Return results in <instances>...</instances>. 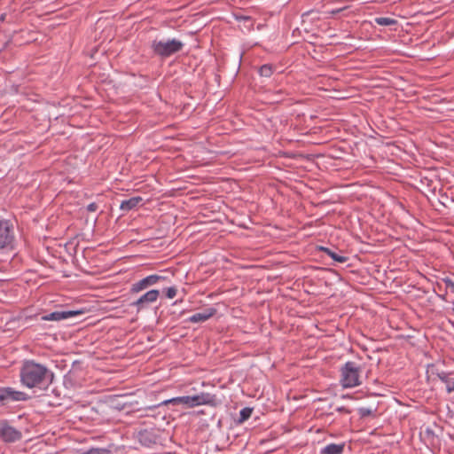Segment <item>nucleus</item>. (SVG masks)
<instances>
[{"label": "nucleus", "mask_w": 454, "mask_h": 454, "mask_svg": "<svg viewBox=\"0 0 454 454\" xmlns=\"http://www.w3.org/2000/svg\"><path fill=\"white\" fill-rule=\"evenodd\" d=\"M20 376L22 385L28 388H45L53 379V373L45 365L33 360L24 362Z\"/></svg>", "instance_id": "f257e3e1"}, {"label": "nucleus", "mask_w": 454, "mask_h": 454, "mask_svg": "<svg viewBox=\"0 0 454 454\" xmlns=\"http://www.w3.org/2000/svg\"><path fill=\"white\" fill-rule=\"evenodd\" d=\"M184 44L182 41L172 38V39H154L151 43V50L154 56L159 57L161 59H168L172 55L181 51Z\"/></svg>", "instance_id": "f03ea898"}, {"label": "nucleus", "mask_w": 454, "mask_h": 454, "mask_svg": "<svg viewBox=\"0 0 454 454\" xmlns=\"http://www.w3.org/2000/svg\"><path fill=\"white\" fill-rule=\"evenodd\" d=\"M340 383L343 388H351L362 384L361 366L354 361L346 362L340 369Z\"/></svg>", "instance_id": "7ed1b4c3"}, {"label": "nucleus", "mask_w": 454, "mask_h": 454, "mask_svg": "<svg viewBox=\"0 0 454 454\" xmlns=\"http://www.w3.org/2000/svg\"><path fill=\"white\" fill-rule=\"evenodd\" d=\"M215 401V396L208 394V393H201L200 395H185V396H178V397H175V398H171V399H168V400H166V401H163L161 403H160L159 405H157L156 407H159L160 405H163V404H168V403H173V404H184V405H186L187 407H195V406H198V405H202V404H210V403H213ZM155 406H153L154 408ZM153 407H149L148 410H152Z\"/></svg>", "instance_id": "20e7f679"}, {"label": "nucleus", "mask_w": 454, "mask_h": 454, "mask_svg": "<svg viewBox=\"0 0 454 454\" xmlns=\"http://www.w3.org/2000/svg\"><path fill=\"white\" fill-rule=\"evenodd\" d=\"M30 396L25 392L19 391L11 387H0V407L10 403L27 401Z\"/></svg>", "instance_id": "39448f33"}, {"label": "nucleus", "mask_w": 454, "mask_h": 454, "mask_svg": "<svg viewBox=\"0 0 454 454\" xmlns=\"http://www.w3.org/2000/svg\"><path fill=\"white\" fill-rule=\"evenodd\" d=\"M166 278L160 275L153 274L149 275L135 283H133L130 286L129 293L138 294L154 285H156L160 280H164Z\"/></svg>", "instance_id": "423d86ee"}, {"label": "nucleus", "mask_w": 454, "mask_h": 454, "mask_svg": "<svg viewBox=\"0 0 454 454\" xmlns=\"http://www.w3.org/2000/svg\"><path fill=\"white\" fill-rule=\"evenodd\" d=\"M14 231L8 221H0V250L12 247Z\"/></svg>", "instance_id": "0eeeda50"}, {"label": "nucleus", "mask_w": 454, "mask_h": 454, "mask_svg": "<svg viewBox=\"0 0 454 454\" xmlns=\"http://www.w3.org/2000/svg\"><path fill=\"white\" fill-rule=\"evenodd\" d=\"M160 296V291L152 289L141 295L137 301L130 303V306L136 308L137 311L143 310L153 302H155Z\"/></svg>", "instance_id": "6e6552de"}, {"label": "nucleus", "mask_w": 454, "mask_h": 454, "mask_svg": "<svg viewBox=\"0 0 454 454\" xmlns=\"http://www.w3.org/2000/svg\"><path fill=\"white\" fill-rule=\"evenodd\" d=\"M22 437L20 431L10 426L7 420L0 421V438L5 442H14Z\"/></svg>", "instance_id": "1a4fd4ad"}, {"label": "nucleus", "mask_w": 454, "mask_h": 454, "mask_svg": "<svg viewBox=\"0 0 454 454\" xmlns=\"http://www.w3.org/2000/svg\"><path fill=\"white\" fill-rule=\"evenodd\" d=\"M137 441L143 446H145L148 448H151L153 445L157 444L160 440L158 431L153 428L140 430L137 433Z\"/></svg>", "instance_id": "9d476101"}, {"label": "nucleus", "mask_w": 454, "mask_h": 454, "mask_svg": "<svg viewBox=\"0 0 454 454\" xmlns=\"http://www.w3.org/2000/svg\"><path fill=\"white\" fill-rule=\"evenodd\" d=\"M82 314H83L82 310H58L42 316L41 319L43 321H61Z\"/></svg>", "instance_id": "9b49d317"}, {"label": "nucleus", "mask_w": 454, "mask_h": 454, "mask_svg": "<svg viewBox=\"0 0 454 454\" xmlns=\"http://www.w3.org/2000/svg\"><path fill=\"white\" fill-rule=\"evenodd\" d=\"M319 250L327 254L335 262L345 263L348 261V257L344 255L341 251H338L336 248L320 247Z\"/></svg>", "instance_id": "f8f14e48"}, {"label": "nucleus", "mask_w": 454, "mask_h": 454, "mask_svg": "<svg viewBox=\"0 0 454 454\" xmlns=\"http://www.w3.org/2000/svg\"><path fill=\"white\" fill-rule=\"evenodd\" d=\"M216 313V309L215 308H207L203 311L194 313L192 315L188 321L191 323H201L205 322L210 317H212Z\"/></svg>", "instance_id": "ddd939ff"}, {"label": "nucleus", "mask_w": 454, "mask_h": 454, "mask_svg": "<svg viewBox=\"0 0 454 454\" xmlns=\"http://www.w3.org/2000/svg\"><path fill=\"white\" fill-rule=\"evenodd\" d=\"M142 200L143 199L139 196L122 200L120 205V209L126 212L130 211L136 208Z\"/></svg>", "instance_id": "4468645a"}, {"label": "nucleus", "mask_w": 454, "mask_h": 454, "mask_svg": "<svg viewBox=\"0 0 454 454\" xmlns=\"http://www.w3.org/2000/svg\"><path fill=\"white\" fill-rule=\"evenodd\" d=\"M344 443H330L320 450V454H341L344 451Z\"/></svg>", "instance_id": "2eb2a0df"}, {"label": "nucleus", "mask_w": 454, "mask_h": 454, "mask_svg": "<svg viewBox=\"0 0 454 454\" xmlns=\"http://www.w3.org/2000/svg\"><path fill=\"white\" fill-rule=\"evenodd\" d=\"M276 67L271 64H264L262 67H260L258 73L262 77H270L275 71Z\"/></svg>", "instance_id": "dca6fc26"}, {"label": "nucleus", "mask_w": 454, "mask_h": 454, "mask_svg": "<svg viewBox=\"0 0 454 454\" xmlns=\"http://www.w3.org/2000/svg\"><path fill=\"white\" fill-rule=\"evenodd\" d=\"M450 372H447L444 371L436 372V376L438 377V379L446 385L447 392H448V388L451 387V384L453 382V380L450 379Z\"/></svg>", "instance_id": "f3484780"}, {"label": "nucleus", "mask_w": 454, "mask_h": 454, "mask_svg": "<svg viewBox=\"0 0 454 454\" xmlns=\"http://www.w3.org/2000/svg\"><path fill=\"white\" fill-rule=\"evenodd\" d=\"M374 22L382 27H388L397 24V20L388 17H376Z\"/></svg>", "instance_id": "a211bd4d"}, {"label": "nucleus", "mask_w": 454, "mask_h": 454, "mask_svg": "<svg viewBox=\"0 0 454 454\" xmlns=\"http://www.w3.org/2000/svg\"><path fill=\"white\" fill-rule=\"evenodd\" d=\"M253 412V409L249 407H245L239 411V417L238 419V423L241 424L247 420Z\"/></svg>", "instance_id": "6ab92c4d"}, {"label": "nucleus", "mask_w": 454, "mask_h": 454, "mask_svg": "<svg viewBox=\"0 0 454 454\" xmlns=\"http://www.w3.org/2000/svg\"><path fill=\"white\" fill-rule=\"evenodd\" d=\"M177 294V289L175 286H170L165 289V294L168 299H173Z\"/></svg>", "instance_id": "aec40b11"}, {"label": "nucleus", "mask_w": 454, "mask_h": 454, "mask_svg": "<svg viewBox=\"0 0 454 454\" xmlns=\"http://www.w3.org/2000/svg\"><path fill=\"white\" fill-rule=\"evenodd\" d=\"M372 413V411L369 408L361 407L358 409V414L361 418H365L370 416Z\"/></svg>", "instance_id": "412c9836"}, {"label": "nucleus", "mask_w": 454, "mask_h": 454, "mask_svg": "<svg viewBox=\"0 0 454 454\" xmlns=\"http://www.w3.org/2000/svg\"><path fill=\"white\" fill-rule=\"evenodd\" d=\"M442 280L445 284L446 287L450 288L451 290V292L454 293V280H452L451 278H450L448 277L443 278Z\"/></svg>", "instance_id": "4be33fe9"}, {"label": "nucleus", "mask_w": 454, "mask_h": 454, "mask_svg": "<svg viewBox=\"0 0 454 454\" xmlns=\"http://www.w3.org/2000/svg\"><path fill=\"white\" fill-rule=\"evenodd\" d=\"M98 206L96 202L90 203L86 207L88 212H95L98 210Z\"/></svg>", "instance_id": "5701e85b"}, {"label": "nucleus", "mask_w": 454, "mask_h": 454, "mask_svg": "<svg viewBox=\"0 0 454 454\" xmlns=\"http://www.w3.org/2000/svg\"><path fill=\"white\" fill-rule=\"evenodd\" d=\"M425 434L428 437V438H431L432 440L434 439V431L429 428V427H427L426 430H425Z\"/></svg>", "instance_id": "b1692460"}, {"label": "nucleus", "mask_w": 454, "mask_h": 454, "mask_svg": "<svg viewBox=\"0 0 454 454\" xmlns=\"http://www.w3.org/2000/svg\"><path fill=\"white\" fill-rule=\"evenodd\" d=\"M336 411H337L338 412H345V413H348V414H349V413L351 412V411H350V410H348V408H346V407H344V406L338 407V408L336 409Z\"/></svg>", "instance_id": "393cba45"}, {"label": "nucleus", "mask_w": 454, "mask_h": 454, "mask_svg": "<svg viewBox=\"0 0 454 454\" xmlns=\"http://www.w3.org/2000/svg\"><path fill=\"white\" fill-rule=\"evenodd\" d=\"M236 18H237V20H250V18H249V17H247V16H237Z\"/></svg>", "instance_id": "a878e982"}, {"label": "nucleus", "mask_w": 454, "mask_h": 454, "mask_svg": "<svg viewBox=\"0 0 454 454\" xmlns=\"http://www.w3.org/2000/svg\"><path fill=\"white\" fill-rule=\"evenodd\" d=\"M342 10H343L342 8L335 9V10L331 11L330 13L334 15V14L340 12Z\"/></svg>", "instance_id": "bb28decb"}, {"label": "nucleus", "mask_w": 454, "mask_h": 454, "mask_svg": "<svg viewBox=\"0 0 454 454\" xmlns=\"http://www.w3.org/2000/svg\"><path fill=\"white\" fill-rule=\"evenodd\" d=\"M451 392H454V380H453V382L451 384V387H449L448 388V393H451Z\"/></svg>", "instance_id": "cd10ccee"}, {"label": "nucleus", "mask_w": 454, "mask_h": 454, "mask_svg": "<svg viewBox=\"0 0 454 454\" xmlns=\"http://www.w3.org/2000/svg\"><path fill=\"white\" fill-rule=\"evenodd\" d=\"M7 43H4L1 47H0V53L6 48L7 46Z\"/></svg>", "instance_id": "c85d7f7f"}, {"label": "nucleus", "mask_w": 454, "mask_h": 454, "mask_svg": "<svg viewBox=\"0 0 454 454\" xmlns=\"http://www.w3.org/2000/svg\"><path fill=\"white\" fill-rule=\"evenodd\" d=\"M5 17H6V14L5 13H3L0 15V20L1 21H4L5 20Z\"/></svg>", "instance_id": "c756f323"}]
</instances>
